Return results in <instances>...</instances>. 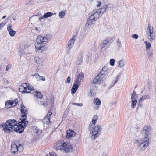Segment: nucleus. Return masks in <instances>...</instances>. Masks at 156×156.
<instances>
[{
    "label": "nucleus",
    "mask_w": 156,
    "mask_h": 156,
    "mask_svg": "<svg viewBox=\"0 0 156 156\" xmlns=\"http://www.w3.org/2000/svg\"><path fill=\"white\" fill-rule=\"evenodd\" d=\"M26 118L27 116H22L19 121L18 125H16L17 122L15 120H8L6 123L0 125V127L3 128L2 129L7 133L13 131L21 133L28 123V121H26Z\"/></svg>",
    "instance_id": "f257e3e1"
},
{
    "label": "nucleus",
    "mask_w": 156,
    "mask_h": 156,
    "mask_svg": "<svg viewBox=\"0 0 156 156\" xmlns=\"http://www.w3.org/2000/svg\"><path fill=\"white\" fill-rule=\"evenodd\" d=\"M52 37L51 35H46L44 37L38 36L35 43V51L37 53H41L46 49L45 47L47 43L50 41Z\"/></svg>",
    "instance_id": "f03ea898"
},
{
    "label": "nucleus",
    "mask_w": 156,
    "mask_h": 156,
    "mask_svg": "<svg viewBox=\"0 0 156 156\" xmlns=\"http://www.w3.org/2000/svg\"><path fill=\"white\" fill-rule=\"evenodd\" d=\"M54 147L56 150H60L62 152L66 153L69 152L72 149V147L69 144L59 141L54 146Z\"/></svg>",
    "instance_id": "7ed1b4c3"
},
{
    "label": "nucleus",
    "mask_w": 156,
    "mask_h": 156,
    "mask_svg": "<svg viewBox=\"0 0 156 156\" xmlns=\"http://www.w3.org/2000/svg\"><path fill=\"white\" fill-rule=\"evenodd\" d=\"M107 69H108L106 67H103L99 73L93 80V83L94 84H99L103 83L105 79V76L108 73Z\"/></svg>",
    "instance_id": "20e7f679"
},
{
    "label": "nucleus",
    "mask_w": 156,
    "mask_h": 156,
    "mask_svg": "<svg viewBox=\"0 0 156 156\" xmlns=\"http://www.w3.org/2000/svg\"><path fill=\"white\" fill-rule=\"evenodd\" d=\"M101 126L99 125H97L92 130L91 139L94 140V139L99 136L101 133Z\"/></svg>",
    "instance_id": "39448f33"
},
{
    "label": "nucleus",
    "mask_w": 156,
    "mask_h": 156,
    "mask_svg": "<svg viewBox=\"0 0 156 156\" xmlns=\"http://www.w3.org/2000/svg\"><path fill=\"white\" fill-rule=\"evenodd\" d=\"M135 143L137 144L139 147H140L142 150H144L149 144V139L144 138L143 141L140 139L136 140Z\"/></svg>",
    "instance_id": "423d86ee"
},
{
    "label": "nucleus",
    "mask_w": 156,
    "mask_h": 156,
    "mask_svg": "<svg viewBox=\"0 0 156 156\" xmlns=\"http://www.w3.org/2000/svg\"><path fill=\"white\" fill-rule=\"evenodd\" d=\"M151 127L148 125H147L144 126L142 130V134L144 136V138L149 139L148 136L151 133Z\"/></svg>",
    "instance_id": "0eeeda50"
},
{
    "label": "nucleus",
    "mask_w": 156,
    "mask_h": 156,
    "mask_svg": "<svg viewBox=\"0 0 156 156\" xmlns=\"http://www.w3.org/2000/svg\"><path fill=\"white\" fill-rule=\"evenodd\" d=\"M90 14V17L95 21L100 16L97 9L93 10Z\"/></svg>",
    "instance_id": "6e6552de"
},
{
    "label": "nucleus",
    "mask_w": 156,
    "mask_h": 156,
    "mask_svg": "<svg viewBox=\"0 0 156 156\" xmlns=\"http://www.w3.org/2000/svg\"><path fill=\"white\" fill-rule=\"evenodd\" d=\"M76 37V35H73L72 37L68 41L67 45L66 46V50L68 52L69 51L71 48L73 46L74 43L75 38Z\"/></svg>",
    "instance_id": "1a4fd4ad"
},
{
    "label": "nucleus",
    "mask_w": 156,
    "mask_h": 156,
    "mask_svg": "<svg viewBox=\"0 0 156 156\" xmlns=\"http://www.w3.org/2000/svg\"><path fill=\"white\" fill-rule=\"evenodd\" d=\"M84 79V75L83 73H80L76 76L75 82L76 83L80 84L81 82L83 81Z\"/></svg>",
    "instance_id": "9d476101"
},
{
    "label": "nucleus",
    "mask_w": 156,
    "mask_h": 156,
    "mask_svg": "<svg viewBox=\"0 0 156 156\" xmlns=\"http://www.w3.org/2000/svg\"><path fill=\"white\" fill-rule=\"evenodd\" d=\"M18 99H17L14 100V101L11 100L8 101L6 102L5 104V106L7 108H10L12 107L15 106L18 103Z\"/></svg>",
    "instance_id": "9b49d317"
},
{
    "label": "nucleus",
    "mask_w": 156,
    "mask_h": 156,
    "mask_svg": "<svg viewBox=\"0 0 156 156\" xmlns=\"http://www.w3.org/2000/svg\"><path fill=\"white\" fill-rule=\"evenodd\" d=\"M52 114V112L50 111H49L46 116L44 118V124H45L46 125H48L50 123V119Z\"/></svg>",
    "instance_id": "f8f14e48"
},
{
    "label": "nucleus",
    "mask_w": 156,
    "mask_h": 156,
    "mask_svg": "<svg viewBox=\"0 0 156 156\" xmlns=\"http://www.w3.org/2000/svg\"><path fill=\"white\" fill-rule=\"evenodd\" d=\"M108 8V5H105L102 7L98 9L97 10L98 11L99 13L100 16H101L104 14L106 12V9Z\"/></svg>",
    "instance_id": "ddd939ff"
},
{
    "label": "nucleus",
    "mask_w": 156,
    "mask_h": 156,
    "mask_svg": "<svg viewBox=\"0 0 156 156\" xmlns=\"http://www.w3.org/2000/svg\"><path fill=\"white\" fill-rule=\"evenodd\" d=\"M109 40L108 39H106L104 40L102 43L101 44L102 48L105 47L106 48H108L109 46V43H108Z\"/></svg>",
    "instance_id": "4468645a"
},
{
    "label": "nucleus",
    "mask_w": 156,
    "mask_h": 156,
    "mask_svg": "<svg viewBox=\"0 0 156 156\" xmlns=\"http://www.w3.org/2000/svg\"><path fill=\"white\" fill-rule=\"evenodd\" d=\"M34 60L35 63L40 65H42V64L43 62L42 58L38 56H35L34 58Z\"/></svg>",
    "instance_id": "2eb2a0df"
},
{
    "label": "nucleus",
    "mask_w": 156,
    "mask_h": 156,
    "mask_svg": "<svg viewBox=\"0 0 156 156\" xmlns=\"http://www.w3.org/2000/svg\"><path fill=\"white\" fill-rule=\"evenodd\" d=\"M74 134V132L72 130H67L66 131V137L69 139H71L73 137Z\"/></svg>",
    "instance_id": "dca6fc26"
},
{
    "label": "nucleus",
    "mask_w": 156,
    "mask_h": 156,
    "mask_svg": "<svg viewBox=\"0 0 156 156\" xmlns=\"http://www.w3.org/2000/svg\"><path fill=\"white\" fill-rule=\"evenodd\" d=\"M7 30L9 32V34L11 36L13 37L14 36L16 33V32L14 31L12 29L11 25L10 24L8 26Z\"/></svg>",
    "instance_id": "f3484780"
},
{
    "label": "nucleus",
    "mask_w": 156,
    "mask_h": 156,
    "mask_svg": "<svg viewBox=\"0 0 156 156\" xmlns=\"http://www.w3.org/2000/svg\"><path fill=\"white\" fill-rule=\"evenodd\" d=\"M25 45V44L24 43L20 44L19 46V51L21 54H23L24 52V50L26 48Z\"/></svg>",
    "instance_id": "a211bd4d"
},
{
    "label": "nucleus",
    "mask_w": 156,
    "mask_h": 156,
    "mask_svg": "<svg viewBox=\"0 0 156 156\" xmlns=\"http://www.w3.org/2000/svg\"><path fill=\"white\" fill-rule=\"evenodd\" d=\"M27 87V84L26 83L22 84L20 87L19 91L22 93H25L26 87Z\"/></svg>",
    "instance_id": "6ab92c4d"
},
{
    "label": "nucleus",
    "mask_w": 156,
    "mask_h": 156,
    "mask_svg": "<svg viewBox=\"0 0 156 156\" xmlns=\"http://www.w3.org/2000/svg\"><path fill=\"white\" fill-rule=\"evenodd\" d=\"M53 15V13L51 12H47L42 17L39 18V20L41 21V20L43 19L44 18H47L48 17H51Z\"/></svg>",
    "instance_id": "aec40b11"
},
{
    "label": "nucleus",
    "mask_w": 156,
    "mask_h": 156,
    "mask_svg": "<svg viewBox=\"0 0 156 156\" xmlns=\"http://www.w3.org/2000/svg\"><path fill=\"white\" fill-rule=\"evenodd\" d=\"M11 151L14 153H15L18 151L17 146L15 144H12L11 145Z\"/></svg>",
    "instance_id": "412c9836"
},
{
    "label": "nucleus",
    "mask_w": 156,
    "mask_h": 156,
    "mask_svg": "<svg viewBox=\"0 0 156 156\" xmlns=\"http://www.w3.org/2000/svg\"><path fill=\"white\" fill-rule=\"evenodd\" d=\"M153 27H151L150 24L148 25L147 29V34L154 33L153 30Z\"/></svg>",
    "instance_id": "4be33fe9"
},
{
    "label": "nucleus",
    "mask_w": 156,
    "mask_h": 156,
    "mask_svg": "<svg viewBox=\"0 0 156 156\" xmlns=\"http://www.w3.org/2000/svg\"><path fill=\"white\" fill-rule=\"evenodd\" d=\"M78 84L76 83L72 86L71 89V91L72 93H73V94L75 93L77 91V90L79 87Z\"/></svg>",
    "instance_id": "5701e85b"
},
{
    "label": "nucleus",
    "mask_w": 156,
    "mask_h": 156,
    "mask_svg": "<svg viewBox=\"0 0 156 156\" xmlns=\"http://www.w3.org/2000/svg\"><path fill=\"white\" fill-rule=\"evenodd\" d=\"M150 98V96L147 94V95H144L142 96V98L140 99L139 102V104H138V106H139V105H140V102L141 103V101L144 100H145L146 99H149Z\"/></svg>",
    "instance_id": "b1692460"
},
{
    "label": "nucleus",
    "mask_w": 156,
    "mask_h": 156,
    "mask_svg": "<svg viewBox=\"0 0 156 156\" xmlns=\"http://www.w3.org/2000/svg\"><path fill=\"white\" fill-rule=\"evenodd\" d=\"M83 61V58L81 56H79L77 59L75 61V63L76 65H78L81 64Z\"/></svg>",
    "instance_id": "393cba45"
},
{
    "label": "nucleus",
    "mask_w": 156,
    "mask_h": 156,
    "mask_svg": "<svg viewBox=\"0 0 156 156\" xmlns=\"http://www.w3.org/2000/svg\"><path fill=\"white\" fill-rule=\"evenodd\" d=\"M148 39L151 41L155 39V33L147 34Z\"/></svg>",
    "instance_id": "a878e982"
},
{
    "label": "nucleus",
    "mask_w": 156,
    "mask_h": 156,
    "mask_svg": "<svg viewBox=\"0 0 156 156\" xmlns=\"http://www.w3.org/2000/svg\"><path fill=\"white\" fill-rule=\"evenodd\" d=\"M95 21V20H94L93 19L90 17L89 19L87 22V23L85 25L86 27H88L89 25H91L93 24V23Z\"/></svg>",
    "instance_id": "bb28decb"
},
{
    "label": "nucleus",
    "mask_w": 156,
    "mask_h": 156,
    "mask_svg": "<svg viewBox=\"0 0 156 156\" xmlns=\"http://www.w3.org/2000/svg\"><path fill=\"white\" fill-rule=\"evenodd\" d=\"M118 67L119 68H122L125 65V60L124 59H122L119 61L118 62Z\"/></svg>",
    "instance_id": "cd10ccee"
},
{
    "label": "nucleus",
    "mask_w": 156,
    "mask_h": 156,
    "mask_svg": "<svg viewBox=\"0 0 156 156\" xmlns=\"http://www.w3.org/2000/svg\"><path fill=\"white\" fill-rule=\"evenodd\" d=\"M25 106L21 105V112L22 114H24V115H22V116H24L25 115V116H27L26 115L27 114V110L25 109Z\"/></svg>",
    "instance_id": "c85d7f7f"
},
{
    "label": "nucleus",
    "mask_w": 156,
    "mask_h": 156,
    "mask_svg": "<svg viewBox=\"0 0 156 156\" xmlns=\"http://www.w3.org/2000/svg\"><path fill=\"white\" fill-rule=\"evenodd\" d=\"M94 103L97 105H99L101 104V101L98 98H95L93 101Z\"/></svg>",
    "instance_id": "c756f323"
},
{
    "label": "nucleus",
    "mask_w": 156,
    "mask_h": 156,
    "mask_svg": "<svg viewBox=\"0 0 156 156\" xmlns=\"http://www.w3.org/2000/svg\"><path fill=\"white\" fill-rule=\"evenodd\" d=\"M36 94H34V96L37 98H39L40 99H41L42 98V95L41 94V93L40 92H36Z\"/></svg>",
    "instance_id": "7c9ffc66"
},
{
    "label": "nucleus",
    "mask_w": 156,
    "mask_h": 156,
    "mask_svg": "<svg viewBox=\"0 0 156 156\" xmlns=\"http://www.w3.org/2000/svg\"><path fill=\"white\" fill-rule=\"evenodd\" d=\"M95 125V123L94 122H92L91 121L90 122L89 126V129L90 131H91L93 129L94 127V126Z\"/></svg>",
    "instance_id": "2f4dec72"
},
{
    "label": "nucleus",
    "mask_w": 156,
    "mask_h": 156,
    "mask_svg": "<svg viewBox=\"0 0 156 156\" xmlns=\"http://www.w3.org/2000/svg\"><path fill=\"white\" fill-rule=\"evenodd\" d=\"M133 93L131 94V100H136L137 98V95L134 91L133 90Z\"/></svg>",
    "instance_id": "473e14b6"
},
{
    "label": "nucleus",
    "mask_w": 156,
    "mask_h": 156,
    "mask_svg": "<svg viewBox=\"0 0 156 156\" xmlns=\"http://www.w3.org/2000/svg\"><path fill=\"white\" fill-rule=\"evenodd\" d=\"M118 76H117L115 78L116 80H114L113 81L111 85L108 87L109 89H111L117 83L118 80Z\"/></svg>",
    "instance_id": "72a5a7b5"
},
{
    "label": "nucleus",
    "mask_w": 156,
    "mask_h": 156,
    "mask_svg": "<svg viewBox=\"0 0 156 156\" xmlns=\"http://www.w3.org/2000/svg\"><path fill=\"white\" fill-rule=\"evenodd\" d=\"M33 89H32L30 86L26 87L25 91V93H29L31 91H32V90Z\"/></svg>",
    "instance_id": "f704fd0d"
},
{
    "label": "nucleus",
    "mask_w": 156,
    "mask_h": 156,
    "mask_svg": "<svg viewBox=\"0 0 156 156\" xmlns=\"http://www.w3.org/2000/svg\"><path fill=\"white\" fill-rule=\"evenodd\" d=\"M33 89H32L30 86L26 87L25 91V93H29L31 91H32V90Z\"/></svg>",
    "instance_id": "c9c22d12"
},
{
    "label": "nucleus",
    "mask_w": 156,
    "mask_h": 156,
    "mask_svg": "<svg viewBox=\"0 0 156 156\" xmlns=\"http://www.w3.org/2000/svg\"><path fill=\"white\" fill-rule=\"evenodd\" d=\"M131 100L132 102L131 107L132 108H134V107L136 105L137 101V100Z\"/></svg>",
    "instance_id": "e433bc0d"
},
{
    "label": "nucleus",
    "mask_w": 156,
    "mask_h": 156,
    "mask_svg": "<svg viewBox=\"0 0 156 156\" xmlns=\"http://www.w3.org/2000/svg\"><path fill=\"white\" fill-rule=\"evenodd\" d=\"M33 131L34 133H36L37 134H39V129L36 126H34L32 128Z\"/></svg>",
    "instance_id": "4c0bfd02"
},
{
    "label": "nucleus",
    "mask_w": 156,
    "mask_h": 156,
    "mask_svg": "<svg viewBox=\"0 0 156 156\" xmlns=\"http://www.w3.org/2000/svg\"><path fill=\"white\" fill-rule=\"evenodd\" d=\"M65 13L64 11H62L59 12V15L60 17L61 18H63L65 16Z\"/></svg>",
    "instance_id": "58836bf2"
},
{
    "label": "nucleus",
    "mask_w": 156,
    "mask_h": 156,
    "mask_svg": "<svg viewBox=\"0 0 156 156\" xmlns=\"http://www.w3.org/2000/svg\"><path fill=\"white\" fill-rule=\"evenodd\" d=\"M146 47V49L147 50L149 49L151 46V44L150 43L147 41H145V42Z\"/></svg>",
    "instance_id": "ea45409f"
},
{
    "label": "nucleus",
    "mask_w": 156,
    "mask_h": 156,
    "mask_svg": "<svg viewBox=\"0 0 156 156\" xmlns=\"http://www.w3.org/2000/svg\"><path fill=\"white\" fill-rule=\"evenodd\" d=\"M98 117L97 115H94L92 119V122H94L96 123V122L97 121Z\"/></svg>",
    "instance_id": "a19ab883"
},
{
    "label": "nucleus",
    "mask_w": 156,
    "mask_h": 156,
    "mask_svg": "<svg viewBox=\"0 0 156 156\" xmlns=\"http://www.w3.org/2000/svg\"><path fill=\"white\" fill-rule=\"evenodd\" d=\"M17 149H18V151L20 152L23 151V147L21 144H20L19 146H17Z\"/></svg>",
    "instance_id": "79ce46f5"
},
{
    "label": "nucleus",
    "mask_w": 156,
    "mask_h": 156,
    "mask_svg": "<svg viewBox=\"0 0 156 156\" xmlns=\"http://www.w3.org/2000/svg\"><path fill=\"white\" fill-rule=\"evenodd\" d=\"M47 156H57L56 153L52 152L47 154Z\"/></svg>",
    "instance_id": "37998d69"
},
{
    "label": "nucleus",
    "mask_w": 156,
    "mask_h": 156,
    "mask_svg": "<svg viewBox=\"0 0 156 156\" xmlns=\"http://www.w3.org/2000/svg\"><path fill=\"white\" fill-rule=\"evenodd\" d=\"M115 62V59L113 58H111L110 61V64L112 66H114Z\"/></svg>",
    "instance_id": "c03bdc74"
},
{
    "label": "nucleus",
    "mask_w": 156,
    "mask_h": 156,
    "mask_svg": "<svg viewBox=\"0 0 156 156\" xmlns=\"http://www.w3.org/2000/svg\"><path fill=\"white\" fill-rule=\"evenodd\" d=\"M33 76H34L35 77V78L37 80H38V79L39 78H40V76L38 74V73H36L32 75Z\"/></svg>",
    "instance_id": "a18cd8bd"
},
{
    "label": "nucleus",
    "mask_w": 156,
    "mask_h": 156,
    "mask_svg": "<svg viewBox=\"0 0 156 156\" xmlns=\"http://www.w3.org/2000/svg\"><path fill=\"white\" fill-rule=\"evenodd\" d=\"M72 105H76L77 106L80 107L82 106H83V104L82 103H72Z\"/></svg>",
    "instance_id": "49530a36"
},
{
    "label": "nucleus",
    "mask_w": 156,
    "mask_h": 156,
    "mask_svg": "<svg viewBox=\"0 0 156 156\" xmlns=\"http://www.w3.org/2000/svg\"><path fill=\"white\" fill-rule=\"evenodd\" d=\"M2 82L3 83L5 84H7L8 83V80L5 78H3L2 79Z\"/></svg>",
    "instance_id": "de8ad7c7"
},
{
    "label": "nucleus",
    "mask_w": 156,
    "mask_h": 156,
    "mask_svg": "<svg viewBox=\"0 0 156 156\" xmlns=\"http://www.w3.org/2000/svg\"><path fill=\"white\" fill-rule=\"evenodd\" d=\"M38 80H42L44 81L45 80V79L44 76H40V78H39L38 79Z\"/></svg>",
    "instance_id": "09e8293b"
},
{
    "label": "nucleus",
    "mask_w": 156,
    "mask_h": 156,
    "mask_svg": "<svg viewBox=\"0 0 156 156\" xmlns=\"http://www.w3.org/2000/svg\"><path fill=\"white\" fill-rule=\"evenodd\" d=\"M132 37L135 39H137L138 38V36L137 34H134L132 35Z\"/></svg>",
    "instance_id": "8fccbe9b"
},
{
    "label": "nucleus",
    "mask_w": 156,
    "mask_h": 156,
    "mask_svg": "<svg viewBox=\"0 0 156 156\" xmlns=\"http://www.w3.org/2000/svg\"><path fill=\"white\" fill-rule=\"evenodd\" d=\"M71 80V78L69 76L67 77V81H66V82L68 83H70Z\"/></svg>",
    "instance_id": "3c124183"
},
{
    "label": "nucleus",
    "mask_w": 156,
    "mask_h": 156,
    "mask_svg": "<svg viewBox=\"0 0 156 156\" xmlns=\"http://www.w3.org/2000/svg\"><path fill=\"white\" fill-rule=\"evenodd\" d=\"M11 66L10 65H8L6 67V70L7 71H8L9 69L11 68Z\"/></svg>",
    "instance_id": "603ef678"
},
{
    "label": "nucleus",
    "mask_w": 156,
    "mask_h": 156,
    "mask_svg": "<svg viewBox=\"0 0 156 156\" xmlns=\"http://www.w3.org/2000/svg\"><path fill=\"white\" fill-rule=\"evenodd\" d=\"M4 25L5 24L3 23L0 24V30L2 29V28L4 26Z\"/></svg>",
    "instance_id": "864d4df0"
},
{
    "label": "nucleus",
    "mask_w": 156,
    "mask_h": 156,
    "mask_svg": "<svg viewBox=\"0 0 156 156\" xmlns=\"http://www.w3.org/2000/svg\"><path fill=\"white\" fill-rule=\"evenodd\" d=\"M117 44L119 48H120L121 46V43L120 42H119L118 41H117Z\"/></svg>",
    "instance_id": "5fc2aeb1"
},
{
    "label": "nucleus",
    "mask_w": 156,
    "mask_h": 156,
    "mask_svg": "<svg viewBox=\"0 0 156 156\" xmlns=\"http://www.w3.org/2000/svg\"><path fill=\"white\" fill-rule=\"evenodd\" d=\"M132 130L134 129L135 132H137L138 131V129L137 128L134 127L132 129Z\"/></svg>",
    "instance_id": "6e6d98bb"
},
{
    "label": "nucleus",
    "mask_w": 156,
    "mask_h": 156,
    "mask_svg": "<svg viewBox=\"0 0 156 156\" xmlns=\"http://www.w3.org/2000/svg\"><path fill=\"white\" fill-rule=\"evenodd\" d=\"M101 2H100V1L98 2V4L97 5V7H100V6H101Z\"/></svg>",
    "instance_id": "4d7b16f0"
},
{
    "label": "nucleus",
    "mask_w": 156,
    "mask_h": 156,
    "mask_svg": "<svg viewBox=\"0 0 156 156\" xmlns=\"http://www.w3.org/2000/svg\"><path fill=\"white\" fill-rule=\"evenodd\" d=\"M89 94H90V95L91 96H93L94 95V94H93V93H92L91 90H90V91Z\"/></svg>",
    "instance_id": "13d9d810"
},
{
    "label": "nucleus",
    "mask_w": 156,
    "mask_h": 156,
    "mask_svg": "<svg viewBox=\"0 0 156 156\" xmlns=\"http://www.w3.org/2000/svg\"><path fill=\"white\" fill-rule=\"evenodd\" d=\"M99 105H97V106H95L94 107V108L95 110H98L99 109Z\"/></svg>",
    "instance_id": "bf43d9fd"
},
{
    "label": "nucleus",
    "mask_w": 156,
    "mask_h": 156,
    "mask_svg": "<svg viewBox=\"0 0 156 156\" xmlns=\"http://www.w3.org/2000/svg\"><path fill=\"white\" fill-rule=\"evenodd\" d=\"M152 52H151V53H150V54H149V56H152Z\"/></svg>",
    "instance_id": "052dcab7"
},
{
    "label": "nucleus",
    "mask_w": 156,
    "mask_h": 156,
    "mask_svg": "<svg viewBox=\"0 0 156 156\" xmlns=\"http://www.w3.org/2000/svg\"><path fill=\"white\" fill-rule=\"evenodd\" d=\"M102 156H107V154L106 153H104Z\"/></svg>",
    "instance_id": "680f3d73"
},
{
    "label": "nucleus",
    "mask_w": 156,
    "mask_h": 156,
    "mask_svg": "<svg viewBox=\"0 0 156 156\" xmlns=\"http://www.w3.org/2000/svg\"><path fill=\"white\" fill-rule=\"evenodd\" d=\"M6 16H4L3 17H2V19H5V17H6Z\"/></svg>",
    "instance_id": "e2e57ef3"
},
{
    "label": "nucleus",
    "mask_w": 156,
    "mask_h": 156,
    "mask_svg": "<svg viewBox=\"0 0 156 156\" xmlns=\"http://www.w3.org/2000/svg\"><path fill=\"white\" fill-rule=\"evenodd\" d=\"M2 70V69L1 67H0V72Z\"/></svg>",
    "instance_id": "0e129e2a"
},
{
    "label": "nucleus",
    "mask_w": 156,
    "mask_h": 156,
    "mask_svg": "<svg viewBox=\"0 0 156 156\" xmlns=\"http://www.w3.org/2000/svg\"><path fill=\"white\" fill-rule=\"evenodd\" d=\"M29 3H30V2H28V3H26V5H27L29 4Z\"/></svg>",
    "instance_id": "69168bd1"
},
{
    "label": "nucleus",
    "mask_w": 156,
    "mask_h": 156,
    "mask_svg": "<svg viewBox=\"0 0 156 156\" xmlns=\"http://www.w3.org/2000/svg\"><path fill=\"white\" fill-rule=\"evenodd\" d=\"M13 20H16V18H13Z\"/></svg>",
    "instance_id": "338daca9"
},
{
    "label": "nucleus",
    "mask_w": 156,
    "mask_h": 156,
    "mask_svg": "<svg viewBox=\"0 0 156 156\" xmlns=\"http://www.w3.org/2000/svg\"><path fill=\"white\" fill-rule=\"evenodd\" d=\"M35 29H36V30H37V29H38L37 28V27H35Z\"/></svg>",
    "instance_id": "774afa93"
}]
</instances>
